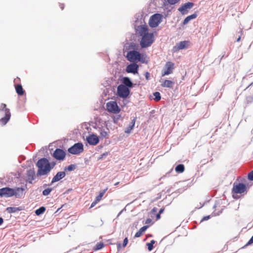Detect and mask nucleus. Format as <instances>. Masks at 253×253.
Instances as JSON below:
<instances>
[{"instance_id": "nucleus-10", "label": "nucleus", "mask_w": 253, "mask_h": 253, "mask_svg": "<svg viewBox=\"0 0 253 253\" xmlns=\"http://www.w3.org/2000/svg\"><path fill=\"white\" fill-rule=\"evenodd\" d=\"M126 57L127 60L130 62H134L136 60L140 61L141 54L138 51L132 50L127 52Z\"/></svg>"}, {"instance_id": "nucleus-50", "label": "nucleus", "mask_w": 253, "mask_h": 253, "mask_svg": "<svg viewBox=\"0 0 253 253\" xmlns=\"http://www.w3.org/2000/svg\"><path fill=\"white\" fill-rule=\"evenodd\" d=\"M252 84H251L249 86H248V87H246V89H248V87H249V86L251 85Z\"/></svg>"}, {"instance_id": "nucleus-42", "label": "nucleus", "mask_w": 253, "mask_h": 253, "mask_svg": "<svg viewBox=\"0 0 253 253\" xmlns=\"http://www.w3.org/2000/svg\"><path fill=\"white\" fill-rule=\"evenodd\" d=\"M152 221V220L150 219V218H148L146 219V221H145V223L146 224H149Z\"/></svg>"}, {"instance_id": "nucleus-38", "label": "nucleus", "mask_w": 253, "mask_h": 253, "mask_svg": "<svg viewBox=\"0 0 253 253\" xmlns=\"http://www.w3.org/2000/svg\"><path fill=\"white\" fill-rule=\"evenodd\" d=\"M127 243H128V240H127V238L126 237L125 238V239L124 240V241H123V247H125L126 246Z\"/></svg>"}, {"instance_id": "nucleus-32", "label": "nucleus", "mask_w": 253, "mask_h": 253, "mask_svg": "<svg viewBox=\"0 0 253 253\" xmlns=\"http://www.w3.org/2000/svg\"><path fill=\"white\" fill-rule=\"evenodd\" d=\"M51 190V188H47L42 191V194L44 196H47L50 194Z\"/></svg>"}, {"instance_id": "nucleus-3", "label": "nucleus", "mask_w": 253, "mask_h": 253, "mask_svg": "<svg viewBox=\"0 0 253 253\" xmlns=\"http://www.w3.org/2000/svg\"><path fill=\"white\" fill-rule=\"evenodd\" d=\"M247 192V187L246 184L242 183L234 182L233 185L231 193L234 199L239 198L238 194L244 195Z\"/></svg>"}, {"instance_id": "nucleus-43", "label": "nucleus", "mask_w": 253, "mask_h": 253, "mask_svg": "<svg viewBox=\"0 0 253 253\" xmlns=\"http://www.w3.org/2000/svg\"><path fill=\"white\" fill-rule=\"evenodd\" d=\"M210 218V216H205L203 217V219H202V221L203 220H208Z\"/></svg>"}, {"instance_id": "nucleus-13", "label": "nucleus", "mask_w": 253, "mask_h": 253, "mask_svg": "<svg viewBox=\"0 0 253 253\" xmlns=\"http://www.w3.org/2000/svg\"><path fill=\"white\" fill-rule=\"evenodd\" d=\"M53 156L57 160H63L66 156V153L63 150L56 149L53 153Z\"/></svg>"}, {"instance_id": "nucleus-8", "label": "nucleus", "mask_w": 253, "mask_h": 253, "mask_svg": "<svg viewBox=\"0 0 253 253\" xmlns=\"http://www.w3.org/2000/svg\"><path fill=\"white\" fill-rule=\"evenodd\" d=\"M129 89L125 85L121 84L118 86L117 93L120 97L126 98L129 95Z\"/></svg>"}, {"instance_id": "nucleus-14", "label": "nucleus", "mask_w": 253, "mask_h": 253, "mask_svg": "<svg viewBox=\"0 0 253 253\" xmlns=\"http://www.w3.org/2000/svg\"><path fill=\"white\" fill-rule=\"evenodd\" d=\"M86 141L89 145H96L98 143L99 140L96 135L92 134L86 137Z\"/></svg>"}, {"instance_id": "nucleus-25", "label": "nucleus", "mask_w": 253, "mask_h": 253, "mask_svg": "<svg viewBox=\"0 0 253 253\" xmlns=\"http://www.w3.org/2000/svg\"><path fill=\"white\" fill-rule=\"evenodd\" d=\"M21 209L19 208H15V207H8L6 209V211L8 213H13L17 211H20Z\"/></svg>"}, {"instance_id": "nucleus-20", "label": "nucleus", "mask_w": 253, "mask_h": 253, "mask_svg": "<svg viewBox=\"0 0 253 253\" xmlns=\"http://www.w3.org/2000/svg\"><path fill=\"white\" fill-rule=\"evenodd\" d=\"M15 88L16 93L20 96L24 95L25 91L23 90V87L21 84H17L15 85Z\"/></svg>"}, {"instance_id": "nucleus-31", "label": "nucleus", "mask_w": 253, "mask_h": 253, "mask_svg": "<svg viewBox=\"0 0 253 253\" xmlns=\"http://www.w3.org/2000/svg\"><path fill=\"white\" fill-rule=\"evenodd\" d=\"M155 96V100L159 101L161 99V95L159 92H155L153 94Z\"/></svg>"}, {"instance_id": "nucleus-53", "label": "nucleus", "mask_w": 253, "mask_h": 253, "mask_svg": "<svg viewBox=\"0 0 253 253\" xmlns=\"http://www.w3.org/2000/svg\"><path fill=\"white\" fill-rule=\"evenodd\" d=\"M105 154H103L102 155V156H105Z\"/></svg>"}, {"instance_id": "nucleus-1", "label": "nucleus", "mask_w": 253, "mask_h": 253, "mask_svg": "<svg viewBox=\"0 0 253 253\" xmlns=\"http://www.w3.org/2000/svg\"><path fill=\"white\" fill-rule=\"evenodd\" d=\"M137 31L138 34L142 37L140 42L141 47L145 48L150 46L154 41V37L153 33L148 32L147 26L144 25L138 26Z\"/></svg>"}, {"instance_id": "nucleus-12", "label": "nucleus", "mask_w": 253, "mask_h": 253, "mask_svg": "<svg viewBox=\"0 0 253 253\" xmlns=\"http://www.w3.org/2000/svg\"><path fill=\"white\" fill-rule=\"evenodd\" d=\"M193 6V3L188 2L182 4L180 7H179L178 10L182 15H185L188 13V10L192 8Z\"/></svg>"}, {"instance_id": "nucleus-11", "label": "nucleus", "mask_w": 253, "mask_h": 253, "mask_svg": "<svg viewBox=\"0 0 253 253\" xmlns=\"http://www.w3.org/2000/svg\"><path fill=\"white\" fill-rule=\"evenodd\" d=\"M174 69V64L173 63L168 61L166 62L163 70L162 72V76L164 77L173 73Z\"/></svg>"}, {"instance_id": "nucleus-28", "label": "nucleus", "mask_w": 253, "mask_h": 253, "mask_svg": "<svg viewBox=\"0 0 253 253\" xmlns=\"http://www.w3.org/2000/svg\"><path fill=\"white\" fill-rule=\"evenodd\" d=\"M45 211V208L44 207H41L35 211V213L37 215L42 214Z\"/></svg>"}, {"instance_id": "nucleus-2", "label": "nucleus", "mask_w": 253, "mask_h": 253, "mask_svg": "<svg viewBox=\"0 0 253 253\" xmlns=\"http://www.w3.org/2000/svg\"><path fill=\"white\" fill-rule=\"evenodd\" d=\"M37 166L38 168L37 172L38 176L45 175L51 170L49 162L46 158L40 159L37 163Z\"/></svg>"}, {"instance_id": "nucleus-44", "label": "nucleus", "mask_w": 253, "mask_h": 253, "mask_svg": "<svg viewBox=\"0 0 253 253\" xmlns=\"http://www.w3.org/2000/svg\"><path fill=\"white\" fill-rule=\"evenodd\" d=\"M160 213H158L157 215H156V218L157 219H159L160 218Z\"/></svg>"}, {"instance_id": "nucleus-39", "label": "nucleus", "mask_w": 253, "mask_h": 253, "mask_svg": "<svg viewBox=\"0 0 253 253\" xmlns=\"http://www.w3.org/2000/svg\"><path fill=\"white\" fill-rule=\"evenodd\" d=\"M253 243V236L251 237L248 242L247 243L246 246H249Z\"/></svg>"}, {"instance_id": "nucleus-22", "label": "nucleus", "mask_w": 253, "mask_h": 253, "mask_svg": "<svg viewBox=\"0 0 253 253\" xmlns=\"http://www.w3.org/2000/svg\"><path fill=\"white\" fill-rule=\"evenodd\" d=\"M123 83L126 86L131 87L132 86V83L128 77H125L123 79Z\"/></svg>"}, {"instance_id": "nucleus-6", "label": "nucleus", "mask_w": 253, "mask_h": 253, "mask_svg": "<svg viewBox=\"0 0 253 253\" xmlns=\"http://www.w3.org/2000/svg\"><path fill=\"white\" fill-rule=\"evenodd\" d=\"M163 15L161 14L156 13L153 15L150 18L149 24L151 27L155 28L162 22Z\"/></svg>"}, {"instance_id": "nucleus-45", "label": "nucleus", "mask_w": 253, "mask_h": 253, "mask_svg": "<svg viewBox=\"0 0 253 253\" xmlns=\"http://www.w3.org/2000/svg\"><path fill=\"white\" fill-rule=\"evenodd\" d=\"M3 222V219L2 218L0 217V225L2 224Z\"/></svg>"}, {"instance_id": "nucleus-27", "label": "nucleus", "mask_w": 253, "mask_h": 253, "mask_svg": "<svg viewBox=\"0 0 253 253\" xmlns=\"http://www.w3.org/2000/svg\"><path fill=\"white\" fill-rule=\"evenodd\" d=\"M104 246V244L102 242L98 243L96 244L95 247L93 248L94 251H98L102 249Z\"/></svg>"}, {"instance_id": "nucleus-33", "label": "nucleus", "mask_w": 253, "mask_h": 253, "mask_svg": "<svg viewBox=\"0 0 253 253\" xmlns=\"http://www.w3.org/2000/svg\"><path fill=\"white\" fill-rule=\"evenodd\" d=\"M167 0V2L171 4V5H173V4H175L177 3H178L180 0Z\"/></svg>"}, {"instance_id": "nucleus-21", "label": "nucleus", "mask_w": 253, "mask_h": 253, "mask_svg": "<svg viewBox=\"0 0 253 253\" xmlns=\"http://www.w3.org/2000/svg\"><path fill=\"white\" fill-rule=\"evenodd\" d=\"M197 16V14L195 13L191 15L186 17L182 22L183 25L187 24L191 20L196 18Z\"/></svg>"}, {"instance_id": "nucleus-5", "label": "nucleus", "mask_w": 253, "mask_h": 253, "mask_svg": "<svg viewBox=\"0 0 253 253\" xmlns=\"http://www.w3.org/2000/svg\"><path fill=\"white\" fill-rule=\"evenodd\" d=\"M106 110L108 112L113 114H118L121 111V109L115 101H110L106 103Z\"/></svg>"}, {"instance_id": "nucleus-7", "label": "nucleus", "mask_w": 253, "mask_h": 253, "mask_svg": "<svg viewBox=\"0 0 253 253\" xmlns=\"http://www.w3.org/2000/svg\"><path fill=\"white\" fill-rule=\"evenodd\" d=\"M83 151L84 145L82 143H75L68 150L69 153L74 155H78L82 153Z\"/></svg>"}, {"instance_id": "nucleus-34", "label": "nucleus", "mask_w": 253, "mask_h": 253, "mask_svg": "<svg viewBox=\"0 0 253 253\" xmlns=\"http://www.w3.org/2000/svg\"><path fill=\"white\" fill-rule=\"evenodd\" d=\"M248 177L249 180H253V170L249 173Z\"/></svg>"}, {"instance_id": "nucleus-15", "label": "nucleus", "mask_w": 253, "mask_h": 253, "mask_svg": "<svg viewBox=\"0 0 253 253\" xmlns=\"http://www.w3.org/2000/svg\"><path fill=\"white\" fill-rule=\"evenodd\" d=\"M138 66L135 63H131L128 65L126 68V71L127 73L133 74L137 73Z\"/></svg>"}, {"instance_id": "nucleus-47", "label": "nucleus", "mask_w": 253, "mask_h": 253, "mask_svg": "<svg viewBox=\"0 0 253 253\" xmlns=\"http://www.w3.org/2000/svg\"><path fill=\"white\" fill-rule=\"evenodd\" d=\"M241 39V36H239L238 38L237 39L236 42H238L240 41Z\"/></svg>"}, {"instance_id": "nucleus-29", "label": "nucleus", "mask_w": 253, "mask_h": 253, "mask_svg": "<svg viewBox=\"0 0 253 253\" xmlns=\"http://www.w3.org/2000/svg\"><path fill=\"white\" fill-rule=\"evenodd\" d=\"M155 243V241H154V240H152L150 241V243H147L146 244V245L148 247V250L149 251H151L153 250V245Z\"/></svg>"}, {"instance_id": "nucleus-19", "label": "nucleus", "mask_w": 253, "mask_h": 253, "mask_svg": "<svg viewBox=\"0 0 253 253\" xmlns=\"http://www.w3.org/2000/svg\"><path fill=\"white\" fill-rule=\"evenodd\" d=\"M174 83L171 81L166 80L161 84L162 86L164 87L172 88Z\"/></svg>"}, {"instance_id": "nucleus-46", "label": "nucleus", "mask_w": 253, "mask_h": 253, "mask_svg": "<svg viewBox=\"0 0 253 253\" xmlns=\"http://www.w3.org/2000/svg\"><path fill=\"white\" fill-rule=\"evenodd\" d=\"M163 211H164V209H160V210L159 212V213L161 214V213H163Z\"/></svg>"}, {"instance_id": "nucleus-24", "label": "nucleus", "mask_w": 253, "mask_h": 253, "mask_svg": "<svg viewBox=\"0 0 253 253\" xmlns=\"http://www.w3.org/2000/svg\"><path fill=\"white\" fill-rule=\"evenodd\" d=\"M184 166L182 164L178 165L175 168V171L178 173H182L184 171Z\"/></svg>"}, {"instance_id": "nucleus-23", "label": "nucleus", "mask_w": 253, "mask_h": 253, "mask_svg": "<svg viewBox=\"0 0 253 253\" xmlns=\"http://www.w3.org/2000/svg\"><path fill=\"white\" fill-rule=\"evenodd\" d=\"M108 188H106L99 192V195L96 197L95 200H96V201L99 202L102 199V197L104 196Z\"/></svg>"}, {"instance_id": "nucleus-4", "label": "nucleus", "mask_w": 253, "mask_h": 253, "mask_svg": "<svg viewBox=\"0 0 253 253\" xmlns=\"http://www.w3.org/2000/svg\"><path fill=\"white\" fill-rule=\"evenodd\" d=\"M11 117L10 110L6 108V105L1 103L0 108V122L5 125L9 120Z\"/></svg>"}, {"instance_id": "nucleus-37", "label": "nucleus", "mask_w": 253, "mask_h": 253, "mask_svg": "<svg viewBox=\"0 0 253 253\" xmlns=\"http://www.w3.org/2000/svg\"><path fill=\"white\" fill-rule=\"evenodd\" d=\"M75 166L74 165H71L70 166H69L67 168V169L69 170V171H72L73 170H74L75 169Z\"/></svg>"}, {"instance_id": "nucleus-40", "label": "nucleus", "mask_w": 253, "mask_h": 253, "mask_svg": "<svg viewBox=\"0 0 253 253\" xmlns=\"http://www.w3.org/2000/svg\"><path fill=\"white\" fill-rule=\"evenodd\" d=\"M98 202H99L96 201V200H95V201L91 203L90 208H92L93 207H94L97 204V203Z\"/></svg>"}, {"instance_id": "nucleus-30", "label": "nucleus", "mask_w": 253, "mask_h": 253, "mask_svg": "<svg viewBox=\"0 0 253 253\" xmlns=\"http://www.w3.org/2000/svg\"><path fill=\"white\" fill-rule=\"evenodd\" d=\"M108 135V133L107 131L101 130L100 132L99 137L101 139H104L105 138L107 137Z\"/></svg>"}, {"instance_id": "nucleus-16", "label": "nucleus", "mask_w": 253, "mask_h": 253, "mask_svg": "<svg viewBox=\"0 0 253 253\" xmlns=\"http://www.w3.org/2000/svg\"><path fill=\"white\" fill-rule=\"evenodd\" d=\"M66 175V173L65 171H59L53 177L51 182V185L53 183L57 182L64 178Z\"/></svg>"}, {"instance_id": "nucleus-48", "label": "nucleus", "mask_w": 253, "mask_h": 253, "mask_svg": "<svg viewBox=\"0 0 253 253\" xmlns=\"http://www.w3.org/2000/svg\"><path fill=\"white\" fill-rule=\"evenodd\" d=\"M61 8L62 9H64V5H63V4H61Z\"/></svg>"}, {"instance_id": "nucleus-9", "label": "nucleus", "mask_w": 253, "mask_h": 253, "mask_svg": "<svg viewBox=\"0 0 253 253\" xmlns=\"http://www.w3.org/2000/svg\"><path fill=\"white\" fill-rule=\"evenodd\" d=\"M19 188H17L16 191H18ZM16 190L10 188L8 187H5L1 189H0V196H5L6 197H11L13 195H16Z\"/></svg>"}, {"instance_id": "nucleus-17", "label": "nucleus", "mask_w": 253, "mask_h": 253, "mask_svg": "<svg viewBox=\"0 0 253 253\" xmlns=\"http://www.w3.org/2000/svg\"><path fill=\"white\" fill-rule=\"evenodd\" d=\"M28 180L29 183H32L33 180L35 179L36 175L34 169H30L27 171V173Z\"/></svg>"}, {"instance_id": "nucleus-49", "label": "nucleus", "mask_w": 253, "mask_h": 253, "mask_svg": "<svg viewBox=\"0 0 253 253\" xmlns=\"http://www.w3.org/2000/svg\"><path fill=\"white\" fill-rule=\"evenodd\" d=\"M119 182H116V183L115 184V185H118V184H119Z\"/></svg>"}, {"instance_id": "nucleus-41", "label": "nucleus", "mask_w": 253, "mask_h": 253, "mask_svg": "<svg viewBox=\"0 0 253 253\" xmlns=\"http://www.w3.org/2000/svg\"><path fill=\"white\" fill-rule=\"evenodd\" d=\"M149 73L148 72H146L145 74V78L147 80H148L149 79Z\"/></svg>"}, {"instance_id": "nucleus-52", "label": "nucleus", "mask_w": 253, "mask_h": 253, "mask_svg": "<svg viewBox=\"0 0 253 253\" xmlns=\"http://www.w3.org/2000/svg\"><path fill=\"white\" fill-rule=\"evenodd\" d=\"M252 84H251L249 86H248V87H246V89H248V87H249V86L251 85Z\"/></svg>"}, {"instance_id": "nucleus-18", "label": "nucleus", "mask_w": 253, "mask_h": 253, "mask_svg": "<svg viewBox=\"0 0 253 253\" xmlns=\"http://www.w3.org/2000/svg\"><path fill=\"white\" fill-rule=\"evenodd\" d=\"M188 43L189 42L188 41L180 42L175 46L174 48H176V50L184 49L187 47Z\"/></svg>"}, {"instance_id": "nucleus-36", "label": "nucleus", "mask_w": 253, "mask_h": 253, "mask_svg": "<svg viewBox=\"0 0 253 253\" xmlns=\"http://www.w3.org/2000/svg\"><path fill=\"white\" fill-rule=\"evenodd\" d=\"M142 234H143V233H142V232H141L140 231V230H139L138 231H137V232L135 233V235H134V237H137H137H139L141 236L142 235Z\"/></svg>"}, {"instance_id": "nucleus-26", "label": "nucleus", "mask_w": 253, "mask_h": 253, "mask_svg": "<svg viewBox=\"0 0 253 253\" xmlns=\"http://www.w3.org/2000/svg\"><path fill=\"white\" fill-rule=\"evenodd\" d=\"M135 123V120L134 119L132 120L130 125L128 126L127 130L125 131L126 133H129L130 131L133 128Z\"/></svg>"}, {"instance_id": "nucleus-51", "label": "nucleus", "mask_w": 253, "mask_h": 253, "mask_svg": "<svg viewBox=\"0 0 253 253\" xmlns=\"http://www.w3.org/2000/svg\"><path fill=\"white\" fill-rule=\"evenodd\" d=\"M252 84H251L249 86H248V87H246V89H248V87H249V86L251 85Z\"/></svg>"}, {"instance_id": "nucleus-35", "label": "nucleus", "mask_w": 253, "mask_h": 253, "mask_svg": "<svg viewBox=\"0 0 253 253\" xmlns=\"http://www.w3.org/2000/svg\"><path fill=\"white\" fill-rule=\"evenodd\" d=\"M148 227V226H144L142 227H141L139 230H140L141 232L143 233L146 231Z\"/></svg>"}]
</instances>
